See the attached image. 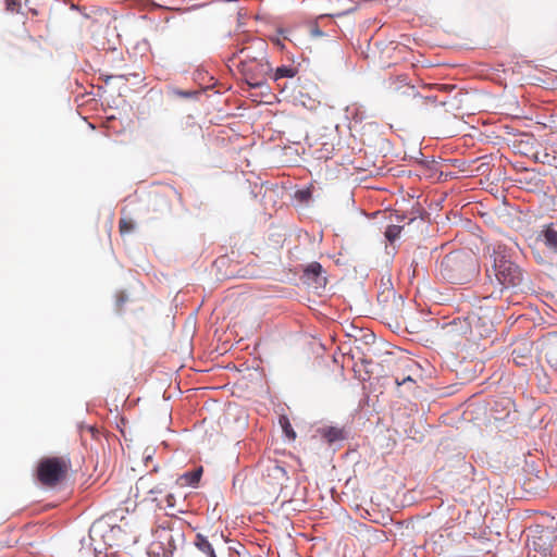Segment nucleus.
<instances>
[{"mask_svg": "<svg viewBox=\"0 0 557 557\" xmlns=\"http://www.w3.org/2000/svg\"><path fill=\"white\" fill-rule=\"evenodd\" d=\"M228 62L237 69L243 81L250 88H260L265 85L268 76L273 72L268 61V42L257 37L243 42Z\"/></svg>", "mask_w": 557, "mask_h": 557, "instance_id": "1", "label": "nucleus"}, {"mask_svg": "<svg viewBox=\"0 0 557 557\" xmlns=\"http://www.w3.org/2000/svg\"><path fill=\"white\" fill-rule=\"evenodd\" d=\"M440 272L443 278L450 283L465 284L478 274L479 265L472 253L455 251L443 258Z\"/></svg>", "mask_w": 557, "mask_h": 557, "instance_id": "2", "label": "nucleus"}, {"mask_svg": "<svg viewBox=\"0 0 557 557\" xmlns=\"http://www.w3.org/2000/svg\"><path fill=\"white\" fill-rule=\"evenodd\" d=\"M492 272L496 282L503 288L518 286L522 282L521 269L507 258L502 251H494Z\"/></svg>", "mask_w": 557, "mask_h": 557, "instance_id": "3", "label": "nucleus"}, {"mask_svg": "<svg viewBox=\"0 0 557 557\" xmlns=\"http://www.w3.org/2000/svg\"><path fill=\"white\" fill-rule=\"evenodd\" d=\"M65 471L64 462L60 458L51 457L40 461L37 475L42 484L53 486L63 479Z\"/></svg>", "mask_w": 557, "mask_h": 557, "instance_id": "4", "label": "nucleus"}, {"mask_svg": "<svg viewBox=\"0 0 557 557\" xmlns=\"http://www.w3.org/2000/svg\"><path fill=\"white\" fill-rule=\"evenodd\" d=\"M553 532L547 528L539 527L531 531L528 535V546L534 552L539 553L541 557H546L553 547Z\"/></svg>", "mask_w": 557, "mask_h": 557, "instance_id": "5", "label": "nucleus"}, {"mask_svg": "<svg viewBox=\"0 0 557 557\" xmlns=\"http://www.w3.org/2000/svg\"><path fill=\"white\" fill-rule=\"evenodd\" d=\"M180 195L173 188H166L161 193L154 194L152 198V210L161 215L170 214L173 209V202L178 200Z\"/></svg>", "mask_w": 557, "mask_h": 557, "instance_id": "6", "label": "nucleus"}, {"mask_svg": "<svg viewBox=\"0 0 557 557\" xmlns=\"http://www.w3.org/2000/svg\"><path fill=\"white\" fill-rule=\"evenodd\" d=\"M348 341L345 342V345H348L349 348H366L368 346H377L376 336L370 330L357 329L355 330V334L347 335Z\"/></svg>", "mask_w": 557, "mask_h": 557, "instance_id": "7", "label": "nucleus"}, {"mask_svg": "<svg viewBox=\"0 0 557 557\" xmlns=\"http://www.w3.org/2000/svg\"><path fill=\"white\" fill-rule=\"evenodd\" d=\"M263 476L272 485L283 486L288 481L286 469L277 461H270L265 466Z\"/></svg>", "mask_w": 557, "mask_h": 557, "instance_id": "8", "label": "nucleus"}, {"mask_svg": "<svg viewBox=\"0 0 557 557\" xmlns=\"http://www.w3.org/2000/svg\"><path fill=\"white\" fill-rule=\"evenodd\" d=\"M400 97L401 102L408 104L412 110H419L434 102L432 98L421 96L413 86H407L400 94Z\"/></svg>", "mask_w": 557, "mask_h": 557, "instance_id": "9", "label": "nucleus"}, {"mask_svg": "<svg viewBox=\"0 0 557 557\" xmlns=\"http://www.w3.org/2000/svg\"><path fill=\"white\" fill-rule=\"evenodd\" d=\"M194 545L202 554L203 557H216L213 545L206 535L196 533Z\"/></svg>", "mask_w": 557, "mask_h": 557, "instance_id": "10", "label": "nucleus"}, {"mask_svg": "<svg viewBox=\"0 0 557 557\" xmlns=\"http://www.w3.org/2000/svg\"><path fill=\"white\" fill-rule=\"evenodd\" d=\"M541 236L546 247L557 251V231L553 227V224L545 226Z\"/></svg>", "mask_w": 557, "mask_h": 557, "instance_id": "11", "label": "nucleus"}, {"mask_svg": "<svg viewBox=\"0 0 557 557\" xmlns=\"http://www.w3.org/2000/svg\"><path fill=\"white\" fill-rule=\"evenodd\" d=\"M201 474L202 468L185 472L180 476L181 484L194 486L200 481Z\"/></svg>", "mask_w": 557, "mask_h": 557, "instance_id": "12", "label": "nucleus"}, {"mask_svg": "<svg viewBox=\"0 0 557 557\" xmlns=\"http://www.w3.org/2000/svg\"><path fill=\"white\" fill-rule=\"evenodd\" d=\"M323 437L329 443H334L344 438V432L339 428L327 426L321 430Z\"/></svg>", "mask_w": 557, "mask_h": 557, "instance_id": "13", "label": "nucleus"}, {"mask_svg": "<svg viewBox=\"0 0 557 557\" xmlns=\"http://www.w3.org/2000/svg\"><path fill=\"white\" fill-rule=\"evenodd\" d=\"M296 74H297L296 67L283 65V66L277 67L270 75H271V78L276 82V81H278L281 78H285V77L292 78V77L296 76Z\"/></svg>", "mask_w": 557, "mask_h": 557, "instance_id": "14", "label": "nucleus"}, {"mask_svg": "<svg viewBox=\"0 0 557 557\" xmlns=\"http://www.w3.org/2000/svg\"><path fill=\"white\" fill-rule=\"evenodd\" d=\"M531 350H512V360L519 367H528L532 362Z\"/></svg>", "mask_w": 557, "mask_h": 557, "instance_id": "15", "label": "nucleus"}, {"mask_svg": "<svg viewBox=\"0 0 557 557\" xmlns=\"http://www.w3.org/2000/svg\"><path fill=\"white\" fill-rule=\"evenodd\" d=\"M539 343L542 348H557V331L546 333Z\"/></svg>", "mask_w": 557, "mask_h": 557, "instance_id": "16", "label": "nucleus"}, {"mask_svg": "<svg viewBox=\"0 0 557 557\" xmlns=\"http://www.w3.org/2000/svg\"><path fill=\"white\" fill-rule=\"evenodd\" d=\"M166 487L165 484L161 483L153 487H151L148 491V494L150 495V500L156 503L159 508H163V503L159 500L158 495H161L165 492Z\"/></svg>", "mask_w": 557, "mask_h": 557, "instance_id": "17", "label": "nucleus"}, {"mask_svg": "<svg viewBox=\"0 0 557 557\" xmlns=\"http://www.w3.org/2000/svg\"><path fill=\"white\" fill-rule=\"evenodd\" d=\"M322 273V267L319 262H312L310 263L304 271V275L310 280H318L321 276Z\"/></svg>", "mask_w": 557, "mask_h": 557, "instance_id": "18", "label": "nucleus"}, {"mask_svg": "<svg viewBox=\"0 0 557 557\" xmlns=\"http://www.w3.org/2000/svg\"><path fill=\"white\" fill-rule=\"evenodd\" d=\"M134 228H135V224L131 219H127V218L120 219L119 231H120L121 235L128 234V233L133 232Z\"/></svg>", "mask_w": 557, "mask_h": 557, "instance_id": "19", "label": "nucleus"}, {"mask_svg": "<svg viewBox=\"0 0 557 557\" xmlns=\"http://www.w3.org/2000/svg\"><path fill=\"white\" fill-rule=\"evenodd\" d=\"M403 227L399 225H389L385 231V237L388 242L393 243L396 238L399 237Z\"/></svg>", "mask_w": 557, "mask_h": 557, "instance_id": "20", "label": "nucleus"}, {"mask_svg": "<svg viewBox=\"0 0 557 557\" xmlns=\"http://www.w3.org/2000/svg\"><path fill=\"white\" fill-rule=\"evenodd\" d=\"M393 305H395V307H396L397 311H399V313H403L404 300L401 299V297H397L395 295V293H393ZM394 318H395L396 323L398 324L397 319L403 318V314H395Z\"/></svg>", "mask_w": 557, "mask_h": 557, "instance_id": "21", "label": "nucleus"}, {"mask_svg": "<svg viewBox=\"0 0 557 557\" xmlns=\"http://www.w3.org/2000/svg\"><path fill=\"white\" fill-rule=\"evenodd\" d=\"M544 358L550 367L557 369V350H546Z\"/></svg>", "mask_w": 557, "mask_h": 557, "instance_id": "22", "label": "nucleus"}, {"mask_svg": "<svg viewBox=\"0 0 557 557\" xmlns=\"http://www.w3.org/2000/svg\"><path fill=\"white\" fill-rule=\"evenodd\" d=\"M165 539L168 540V543H169L170 547L163 550L162 556L163 557H171L173 555V549H174V547L171 545V543L173 541V537H172V535L170 533H166L165 534Z\"/></svg>", "mask_w": 557, "mask_h": 557, "instance_id": "23", "label": "nucleus"}, {"mask_svg": "<svg viewBox=\"0 0 557 557\" xmlns=\"http://www.w3.org/2000/svg\"><path fill=\"white\" fill-rule=\"evenodd\" d=\"M283 429L287 436L292 437L293 440L296 437L295 432L293 431L289 422L286 419H284Z\"/></svg>", "mask_w": 557, "mask_h": 557, "instance_id": "24", "label": "nucleus"}, {"mask_svg": "<svg viewBox=\"0 0 557 557\" xmlns=\"http://www.w3.org/2000/svg\"><path fill=\"white\" fill-rule=\"evenodd\" d=\"M164 500H165L164 507L172 508L175 506V497L173 494H171V493L166 494Z\"/></svg>", "mask_w": 557, "mask_h": 557, "instance_id": "25", "label": "nucleus"}, {"mask_svg": "<svg viewBox=\"0 0 557 557\" xmlns=\"http://www.w3.org/2000/svg\"><path fill=\"white\" fill-rule=\"evenodd\" d=\"M395 382H396L397 386H401V385H406V384L414 385V381L412 380L411 376H407V377L403 379L401 381H399V379H396Z\"/></svg>", "mask_w": 557, "mask_h": 557, "instance_id": "26", "label": "nucleus"}, {"mask_svg": "<svg viewBox=\"0 0 557 557\" xmlns=\"http://www.w3.org/2000/svg\"><path fill=\"white\" fill-rule=\"evenodd\" d=\"M455 331V327L453 325H446L445 327H443V332H442V336L443 337H446V336H449L454 333Z\"/></svg>", "mask_w": 557, "mask_h": 557, "instance_id": "27", "label": "nucleus"}, {"mask_svg": "<svg viewBox=\"0 0 557 557\" xmlns=\"http://www.w3.org/2000/svg\"><path fill=\"white\" fill-rule=\"evenodd\" d=\"M392 313H393L392 308H385V315H386V317H387V315H391V317H392Z\"/></svg>", "mask_w": 557, "mask_h": 557, "instance_id": "28", "label": "nucleus"}, {"mask_svg": "<svg viewBox=\"0 0 557 557\" xmlns=\"http://www.w3.org/2000/svg\"><path fill=\"white\" fill-rule=\"evenodd\" d=\"M343 359L345 360L346 358H350V359H355V355H351V356H346L345 354H343Z\"/></svg>", "mask_w": 557, "mask_h": 557, "instance_id": "29", "label": "nucleus"}, {"mask_svg": "<svg viewBox=\"0 0 557 557\" xmlns=\"http://www.w3.org/2000/svg\"><path fill=\"white\" fill-rule=\"evenodd\" d=\"M333 359H334V362H337V361H338V360H337V356H336V355H334V356H333Z\"/></svg>", "mask_w": 557, "mask_h": 557, "instance_id": "30", "label": "nucleus"}, {"mask_svg": "<svg viewBox=\"0 0 557 557\" xmlns=\"http://www.w3.org/2000/svg\"><path fill=\"white\" fill-rule=\"evenodd\" d=\"M139 484H141V485H143V484H145V480H144V479H140V480H139Z\"/></svg>", "mask_w": 557, "mask_h": 557, "instance_id": "31", "label": "nucleus"}]
</instances>
